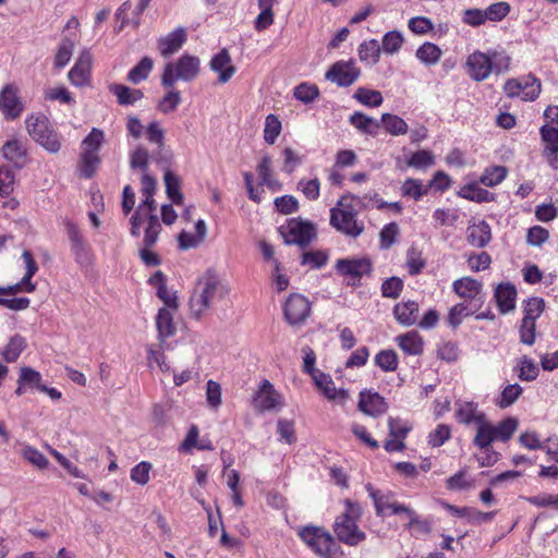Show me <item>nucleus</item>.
<instances>
[{"label": "nucleus", "instance_id": "c03bdc74", "mask_svg": "<svg viewBox=\"0 0 558 558\" xmlns=\"http://www.w3.org/2000/svg\"><path fill=\"white\" fill-rule=\"evenodd\" d=\"M459 195L465 199L474 201L477 203L493 201V194L485 189L478 187L475 184H469L463 186Z\"/></svg>", "mask_w": 558, "mask_h": 558}, {"label": "nucleus", "instance_id": "20e7f679", "mask_svg": "<svg viewBox=\"0 0 558 558\" xmlns=\"http://www.w3.org/2000/svg\"><path fill=\"white\" fill-rule=\"evenodd\" d=\"M510 58L497 51H475L466 59L468 73L475 82L486 80L492 73L500 74L509 69Z\"/></svg>", "mask_w": 558, "mask_h": 558}, {"label": "nucleus", "instance_id": "09e8293b", "mask_svg": "<svg viewBox=\"0 0 558 558\" xmlns=\"http://www.w3.org/2000/svg\"><path fill=\"white\" fill-rule=\"evenodd\" d=\"M153 464L148 461H141L130 471V478L137 485L145 486L150 480Z\"/></svg>", "mask_w": 558, "mask_h": 558}, {"label": "nucleus", "instance_id": "a19ab883", "mask_svg": "<svg viewBox=\"0 0 558 558\" xmlns=\"http://www.w3.org/2000/svg\"><path fill=\"white\" fill-rule=\"evenodd\" d=\"M353 98L356 99L362 105L367 106V107H379L384 101V98H383V95L380 92L369 89L366 87H359L355 90Z\"/></svg>", "mask_w": 558, "mask_h": 558}, {"label": "nucleus", "instance_id": "aec40b11", "mask_svg": "<svg viewBox=\"0 0 558 558\" xmlns=\"http://www.w3.org/2000/svg\"><path fill=\"white\" fill-rule=\"evenodd\" d=\"M539 133L542 141L546 144L544 156L554 169H558V129L545 124Z\"/></svg>", "mask_w": 558, "mask_h": 558}, {"label": "nucleus", "instance_id": "5fc2aeb1", "mask_svg": "<svg viewBox=\"0 0 558 558\" xmlns=\"http://www.w3.org/2000/svg\"><path fill=\"white\" fill-rule=\"evenodd\" d=\"M475 308L470 307L466 303H459L452 306L448 314V324L452 328H457L466 316L472 315Z\"/></svg>", "mask_w": 558, "mask_h": 558}, {"label": "nucleus", "instance_id": "423d86ee", "mask_svg": "<svg viewBox=\"0 0 558 558\" xmlns=\"http://www.w3.org/2000/svg\"><path fill=\"white\" fill-rule=\"evenodd\" d=\"M349 199H356L355 196H342L337 206L330 209V225L339 232L356 238L364 231V226L356 220L357 213Z\"/></svg>", "mask_w": 558, "mask_h": 558}, {"label": "nucleus", "instance_id": "69168bd1", "mask_svg": "<svg viewBox=\"0 0 558 558\" xmlns=\"http://www.w3.org/2000/svg\"><path fill=\"white\" fill-rule=\"evenodd\" d=\"M507 175V169L502 166H495L486 169L481 178V182L486 186H495L499 184Z\"/></svg>", "mask_w": 558, "mask_h": 558}, {"label": "nucleus", "instance_id": "8fccbe9b", "mask_svg": "<svg viewBox=\"0 0 558 558\" xmlns=\"http://www.w3.org/2000/svg\"><path fill=\"white\" fill-rule=\"evenodd\" d=\"M161 223L157 215H150L147 219V227L145 229V235L143 239V245L146 247H153L161 232Z\"/></svg>", "mask_w": 558, "mask_h": 558}, {"label": "nucleus", "instance_id": "393cba45", "mask_svg": "<svg viewBox=\"0 0 558 558\" xmlns=\"http://www.w3.org/2000/svg\"><path fill=\"white\" fill-rule=\"evenodd\" d=\"M393 315L400 324L411 326L417 320L418 304L414 301L398 303L393 307Z\"/></svg>", "mask_w": 558, "mask_h": 558}, {"label": "nucleus", "instance_id": "dca6fc26", "mask_svg": "<svg viewBox=\"0 0 558 558\" xmlns=\"http://www.w3.org/2000/svg\"><path fill=\"white\" fill-rule=\"evenodd\" d=\"M92 64L93 56L89 50L84 49L68 74L70 83L76 87L89 85Z\"/></svg>", "mask_w": 558, "mask_h": 558}, {"label": "nucleus", "instance_id": "603ef678", "mask_svg": "<svg viewBox=\"0 0 558 558\" xmlns=\"http://www.w3.org/2000/svg\"><path fill=\"white\" fill-rule=\"evenodd\" d=\"M105 141V133L102 130L93 128L90 133L83 141V153L98 154Z\"/></svg>", "mask_w": 558, "mask_h": 558}, {"label": "nucleus", "instance_id": "1a4fd4ad", "mask_svg": "<svg viewBox=\"0 0 558 558\" xmlns=\"http://www.w3.org/2000/svg\"><path fill=\"white\" fill-rule=\"evenodd\" d=\"M287 245L295 244L304 248L316 238V229L312 222L302 219H291L287 226L279 229Z\"/></svg>", "mask_w": 558, "mask_h": 558}, {"label": "nucleus", "instance_id": "052dcab7", "mask_svg": "<svg viewBox=\"0 0 558 558\" xmlns=\"http://www.w3.org/2000/svg\"><path fill=\"white\" fill-rule=\"evenodd\" d=\"M426 266V262L422 258V254L414 247H411L407 253V267L409 274L411 276H415L420 274L424 267Z\"/></svg>", "mask_w": 558, "mask_h": 558}, {"label": "nucleus", "instance_id": "f03ea898", "mask_svg": "<svg viewBox=\"0 0 558 558\" xmlns=\"http://www.w3.org/2000/svg\"><path fill=\"white\" fill-rule=\"evenodd\" d=\"M344 511L336 517L332 530L336 538L348 546L356 547L366 539V533L357 522L363 514L359 502L344 499Z\"/></svg>", "mask_w": 558, "mask_h": 558}, {"label": "nucleus", "instance_id": "4c0bfd02", "mask_svg": "<svg viewBox=\"0 0 558 558\" xmlns=\"http://www.w3.org/2000/svg\"><path fill=\"white\" fill-rule=\"evenodd\" d=\"M146 136L147 140L156 144L158 146V151L156 154V161L159 163L162 161L161 151L165 146V132L160 124L157 121H153L146 128Z\"/></svg>", "mask_w": 558, "mask_h": 558}, {"label": "nucleus", "instance_id": "c756f323", "mask_svg": "<svg viewBox=\"0 0 558 558\" xmlns=\"http://www.w3.org/2000/svg\"><path fill=\"white\" fill-rule=\"evenodd\" d=\"M312 379L317 389L329 400H335L341 393L336 389L331 376L322 371L315 372Z\"/></svg>", "mask_w": 558, "mask_h": 558}, {"label": "nucleus", "instance_id": "bb28decb", "mask_svg": "<svg viewBox=\"0 0 558 558\" xmlns=\"http://www.w3.org/2000/svg\"><path fill=\"white\" fill-rule=\"evenodd\" d=\"M2 154L7 160L13 162L17 168L25 165L26 148L17 140L8 141L2 147Z\"/></svg>", "mask_w": 558, "mask_h": 558}, {"label": "nucleus", "instance_id": "39448f33", "mask_svg": "<svg viewBox=\"0 0 558 558\" xmlns=\"http://www.w3.org/2000/svg\"><path fill=\"white\" fill-rule=\"evenodd\" d=\"M298 536L319 558H335L340 548L336 538L323 526H301Z\"/></svg>", "mask_w": 558, "mask_h": 558}, {"label": "nucleus", "instance_id": "a878e982", "mask_svg": "<svg viewBox=\"0 0 558 558\" xmlns=\"http://www.w3.org/2000/svg\"><path fill=\"white\" fill-rule=\"evenodd\" d=\"M404 515L408 518V523L405 527L413 535H426L432 532L433 522L430 519L421 518L412 508L408 507V511L404 512Z\"/></svg>", "mask_w": 558, "mask_h": 558}, {"label": "nucleus", "instance_id": "de8ad7c7", "mask_svg": "<svg viewBox=\"0 0 558 558\" xmlns=\"http://www.w3.org/2000/svg\"><path fill=\"white\" fill-rule=\"evenodd\" d=\"M281 130L282 125L279 118L272 113L268 114L265 120L264 141L269 145L275 144Z\"/></svg>", "mask_w": 558, "mask_h": 558}, {"label": "nucleus", "instance_id": "f257e3e1", "mask_svg": "<svg viewBox=\"0 0 558 558\" xmlns=\"http://www.w3.org/2000/svg\"><path fill=\"white\" fill-rule=\"evenodd\" d=\"M454 418L461 425L474 424L476 426V433L472 440L475 447H486L494 441L507 442L518 427L517 420L512 417H507L494 425L474 401L456 402Z\"/></svg>", "mask_w": 558, "mask_h": 558}, {"label": "nucleus", "instance_id": "bf43d9fd", "mask_svg": "<svg viewBox=\"0 0 558 558\" xmlns=\"http://www.w3.org/2000/svg\"><path fill=\"white\" fill-rule=\"evenodd\" d=\"M22 457L40 470H45L49 465L48 459L38 449L32 446H25L23 448Z\"/></svg>", "mask_w": 558, "mask_h": 558}, {"label": "nucleus", "instance_id": "7c9ffc66", "mask_svg": "<svg viewBox=\"0 0 558 558\" xmlns=\"http://www.w3.org/2000/svg\"><path fill=\"white\" fill-rule=\"evenodd\" d=\"M171 308L162 307L159 310L156 317V325L160 338H166L174 335L173 313Z\"/></svg>", "mask_w": 558, "mask_h": 558}, {"label": "nucleus", "instance_id": "ea45409f", "mask_svg": "<svg viewBox=\"0 0 558 558\" xmlns=\"http://www.w3.org/2000/svg\"><path fill=\"white\" fill-rule=\"evenodd\" d=\"M257 172L260 178V184L267 185L272 190L280 186L279 181L272 175L270 156L266 155L262 158L257 166Z\"/></svg>", "mask_w": 558, "mask_h": 558}, {"label": "nucleus", "instance_id": "ddd939ff", "mask_svg": "<svg viewBox=\"0 0 558 558\" xmlns=\"http://www.w3.org/2000/svg\"><path fill=\"white\" fill-rule=\"evenodd\" d=\"M361 75V70L355 65L354 60L337 61L326 72V80L340 87H349L354 84Z\"/></svg>", "mask_w": 558, "mask_h": 558}, {"label": "nucleus", "instance_id": "f704fd0d", "mask_svg": "<svg viewBox=\"0 0 558 558\" xmlns=\"http://www.w3.org/2000/svg\"><path fill=\"white\" fill-rule=\"evenodd\" d=\"M165 185H166V193L168 197L177 205H181L183 203L184 196L181 189V181L180 179L172 173L171 171H166L163 177Z\"/></svg>", "mask_w": 558, "mask_h": 558}, {"label": "nucleus", "instance_id": "5701e85b", "mask_svg": "<svg viewBox=\"0 0 558 558\" xmlns=\"http://www.w3.org/2000/svg\"><path fill=\"white\" fill-rule=\"evenodd\" d=\"M468 243L474 247H484L492 240L490 227L485 221H480L469 226L468 228Z\"/></svg>", "mask_w": 558, "mask_h": 558}, {"label": "nucleus", "instance_id": "9d476101", "mask_svg": "<svg viewBox=\"0 0 558 558\" xmlns=\"http://www.w3.org/2000/svg\"><path fill=\"white\" fill-rule=\"evenodd\" d=\"M365 489L374 502L377 517L399 515L408 511L409 506L399 504L393 492L377 489L371 483L365 485Z\"/></svg>", "mask_w": 558, "mask_h": 558}, {"label": "nucleus", "instance_id": "b1692460", "mask_svg": "<svg viewBox=\"0 0 558 558\" xmlns=\"http://www.w3.org/2000/svg\"><path fill=\"white\" fill-rule=\"evenodd\" d=\"M495 298L501 313L510 312L515 306L517 290L511 283H500L495 290Z\"/></svg>", "mask_w": 558, "mask_h": 558}, {"label": "nucleus", "instance_id": "4468645a", "mask_svg": "<svg viewBox=\"0 0 558 558\" xmlns=\"http://www.w3.org/2000/svg\"><path fill=\"white\" fill-rule=\"evenodd\" d=\"M283 314L289 325L300 326L311 314V303L301 294H291L284 303Z\"/></svg>", "mask_w": 558, "mask_h": 558}, {"label": "nucleus", "instance_id": "e433bc0d", "mask_svg": "<svg viewBox=\"0 0 558 558\" xmlns=\"http://www.w3.org/2000/svg\"><path fill=\"white\" fill-rule=\"evenodd\" d=\"M100 161L98 154L82 153L78 163L80 175L85 179L93 178L100 165Z\"/></svg>", "mask_w": 558, "mask_h": 558}, {"label": "nucleus", "instance_id": "e2e57ef3", "mask_svg": "<svg viewBox=\"0 0 558 558\" xmlns=\"http://www.w3.org/2000/svg\"><path fill=\"white\" fill-rule=\"evenodd\" d=\"M403 290V281L399 277H390L381 283V294L384 298L397 299Z\"/></svg>", "mask_w": 558, "mask_h": 558}, {"label": "nucleus", "instance_id": "49530a36", "mask_svg": "<svg viewBox=\"0 0 558 558\" xmlns=\"http://www.w3.org/2000/svg\"><path fill=\"white\" fill-rule=\"evenodd\" d=\"M73 49L74 41L68 37L63 38L54 54L53 63L56 69H62L69 63Z\"/></svg>", "mask_w": 558, "mask_h": 558}, {"label": "nucleus", "instance_id": "13d9d810", "mask_svg": "<svg viewBox=\"0 0 558 558\" xmlns=\"http://www.w3.org/2000/svg\"><path fill=\"white\" fill-rule=\"evenodd\" d=\"M545 310V302L542 298H531L526 301L524 306V317L523 319L530 322H536V319L542 315Z\"/></svg>", "mask_w": 558, "mask_h": 558}, {"label": "nucleus", "instance_id": "473e14b6", "mask_svg": "<svg viewBox=\"0 0 558 558\" xmlns=\"http://www.w3.org/2000/svg\"><path fill=\"white\" fill-rule=\"evenodd\" d=\"M380 57V46L378 40L371 39L364 41L359 47V58L362 62L374 65L378 62Z\"/></svg>", "mask_w": 558, "mask_h": 558}, {"label": "nucleus", "instance_id": "a211bd4d", "mask_svg": "<svg viewBox=\"0 0 558 558\" xmlns=\"http://www.w3.org/2000/svg\"><path fill=\"white\" fill-rule=\"evenodd\" d=\"M209 68L213 72L218 73L219 84L228 83L236 72V68L232 64V59L227 48H222L211 58Z\"/></svg>", "mask_w": 558, "mask_h": 558}, {"label": "nucleus", "instance_id": "3c124183", "mask_svg": "<svg viewBox=\"0 0 558 558\" xmlns=\"http://www.w3.org/2000/svg\"><path fill=\"white\" fill-rule=\"evenodd\" d=\"M279 441L292 445L296 441L295 423L293 420L280 418L277 422Z\"/></svg>", "mask_w": 558, "mask_h": 558}, {"label": "nucleus", "instance_id": "4be33fe9", "mask_svg": "<svg viewBox=\"0 0 558 558\" xmlns=\"http://www.w3.org/2000/svg\"><path fill=\"white\" fill-rule=\"evenodd\" d=\"M444 506L450 513L459 518H466L470 523L480 524L490 521L495 515V512H483L472 507L460 508L450 504H445Z\"/></svg>", "mask_w": 558, "mask_h": 558}, {"label": "nucleus", "instance_id": "cd10ccee", "mask_svg": "<svg viewBox=\"0 0 558 558\" xmlns=\"http://www.w3.org/2000/svg\"><path fill=\"white\" fill-rule=\"evenodd\" d=\"M454 292L464 299H475L482 290V283L471 277H464L453 282Z\"/></svg>", "mask_w": 558, "mask_h": 558}, {"label": "nucleus", "instance_id": "2eb2a0df", "mask_svg": "<svg viewBox=\"0 0 558 558\" xmlns=\"http://www.w3.org/2000/svg\"><path fill=\"white\" fill-rule=\"evenodd\" d=\"M17 94L19 89L13 84L4 85L0 92V110L7 120L17 119L24 110Z\"/></svg>", "mask_w": 558, "mask_h": 558}, {"label": "nucleus", "instance_id": "338daca9", "mask_svg": "<svg viewBox=\"0 0 558 558\" xmlns=\"http://www.w3.org/2000/svg\"><path fill=\"white\" fill-rule=\"evenodd\" d=\"M401 192L403 196L418 199L427 193V187H424L420 180L407 179L401 186Z\"/></svg>", "mask_w": 558, "mask_h": 558}, {"label": "nucleus", "instance_id": "37998d69", "mask_svg": "<svg viewBox=\"0 0 558 558\" xmlns=\"http://www.w3.org/2000/svg\"><path fill=\"white\" fill-rule=\"evenodd\" d=\"M522 391L523 389L519 384L507 385L500 392L496 404L500 409H506L512 405L519 399V397L522 395Z\"/></svg>", "mask_w": 558, "mask_h": 558}, {"label": "nucleus", "instance_id": "2f4dec72", "mask_svg": "<svg viewBox=\"0 0 558 558\" xmlns=\"http://www.w3.org/2000/svg\"><path fill=\"white\" fill-rule=\"evenodd\" d=\"M381 123L384 124L386 132L392 136L404 135L409 131L408 123L396 114L383 113Z\"/></svg>", "mask_w": 558, "mask_h": 558}, {"label": "nucleus", "instance_id": "680f3d73", "mask_svg": "<svg viewBox=\"0 0 558 558\" xmlns=\"http://www.w3.org/2000/svg\"><path fill=\"white\" fill-rule=\"evenodd\" d=\"M318 95V87L314 84L302 83L294 88V97L304 104L314 101Z\"/></svg>", "mask_w": 558, "mask_h": 558}, {"label": "nucleus", "instance_id": "6e6d98bb", "mask_svg": "<svg viewBox=\"0 0 558 558\" xmlns=\"http://www.w3.org/2000/svg\"><path fill=\"white\" fill-rule=\"evenodd\" d=\"M435 162V157L429 150H418L407 160L408 167L415 169H426L433 166Z\"/></svg>", "mask_w": 558, "mask_h": 558}, {"label": "nucleus", "instance_id": "864d4df0", "mask_svg": "<svg viewBox=\"0 0 558 558\" xmlns=\"http://www.w3.org/2000/svg\"><path fill=\"white\" fill-rule=\"evenodd\" d=\"M472 486L473 481L469 478L466 469H461L446 480V488L448 490H462Z\"/></svg>", "mask_w": 558, "mask_h": 558}, {"label": "nucleus", "instance_id": "f3484780", "mask_svg": "<svg viewBox=\"0 0 558 558\" xmlns=\"http://www.w3.org/2000/svg\"><path fill=\"white\" fill-rule=\"evenodd\" d=\"M336 269L343 276L361 279L363 276L371 275L373 264L367 257L338 259Z\"/></svg>", "mask_w": 558, "mask_h": 558}, {"label": "nucleus", "instance_id": "79ce46f5", "mask_svg": "<svg viewBox=\"0 0 558 558\" xmlns=\"http://www.w3.org/2000/svg\"><path fill=\"white\" fill-rule=\"evenodd\" d=\"M153 60L144 57L128 74V80L133 84H138L146 80L153 69Z\"/></svg>", "mask_w": 558, "mask_h": 558}, {"label": "nucleus", "instance_id": "774afa93", "mask_svg": "<svg viewBox=\"0 0 558 558\" xmlns=\"http://www.w3.org/2000/svg\"><path fill=\"white\" fill-rule=\"evenodd\" d=\"M375 363L385 372L395 371L398 366V357L395 351H378Z\"/></svg>", "mask_w": 558, "mask_h": 558}, {"label": "nucleus", "instance_id": "9b49d317", "mask_svg": "<svg viewBox=\"0 0 558 558\" xmlns=\"http://www.w3.org/2000/svg\"><path fill=\"white\" fill-rule=\"evenodd\" d=\"M252 404L258 412L279 410L283 405V397L268 379H264L253 395Z\"/></svg>", "mask_w": 558, "mask_h": 558}, {"label": "nucleus", "instance_id": "7ed1b4c3", "mask_svg": "<svg viewBox=\"0 0 558 558\" xmlns=\"http://www.w3.org/2000/svg\"><path fill=\"white\" fill-rule=\"evenodd\" d=\"M229 288L216 276L208 274L202 278L190 298L191 315L198 319L209 308L213 301L223 299Z\"/></svg>", "mask_w": 558, "mask_h": 558}, {"label": "nucleus", "instance_id": "6ab92c4d", "mask_svg": "<svg viewBox=\"0 0 558 558\" xmlns=\"http://www.w3.org/2000/svg\"><path fill=\"white\" fill-rule=\"evenodd\" d=\"M186 39V31L184 27L180 26L158 39V50L163 58H169L182 48Z\"/></svg>", "mask_w": 558, "mask_h": 558}, {"label": "nucleus", "instance_id": "58836bf2", "mask_svg": "<svg viewBox=\"0 0 558 558\" xmlns=\"http://www.w3.org/2000/svg\"><path fill=\"white\" fill-rule=\"evenodd\" d=\"M520 80V97L524 100H534L541 93V82L533 75Z\"/></svg>", "mask_w": 558, "mask_h": 558}, {"label": "nucleus", "instance_id": "72a5a7b5", "mask_svg": "<svg viewBox=\"0 0 558 558\" xmlns=\"http://www.w3.org/2000/svg\"><path fill=\"white\" fill-rule=\"evenodd\" d=\"M441 49L429 41L424 43L415 52L416 58L426 65L436 64L441 57Z\"/></svg>", "mask_w": 558, "mask_h": 558}, {"label": "nucleus", "instance_id": "412c9836", "mask_svg": "<svg viewBox=\"0 0 558 558\" xmlns=\"http://www.w3.org/2000/svg\"><path fill=\"white\" fill-rule=\"evenodd\" d=\"M359 408L362 412L371 416H378L387 411V403L384 397L377 392H361Z\"/></svg>", "mask_w": 558, "mask_h": 558}, {"label": "nucleus", "instance_id": "4d7b16f0", "mask_svg": "<svg viewBox=\"0 0 558 558\" xmlns=\"http://www.w3.org/2000/svg\"><path fill=\"white\" fill-rule=\"evenodd\" d=\"M17 384L25 385L27 388H37L40 390V387H43L41 375L39 372L31 367H22Z\"/></svg>", "mask_w": 558, "mask_h": 558}, {"label": "nucleus", "instance_id": "f8f14e48", "mask_svg": "<svg viewBox=\"0 0 558 558\" xmlns=\"http://www.w3.org/2000/svg\"><path fill=\"white\" fill-rule=\"evenodd\" d=\"M413 426L409 421L400 417L388 418L389 438L384 442L387 452H401L405 449V438Z\"/></svg>", "mask_w": 558, "mask_h": 558}, {"label": "nucleus", "instance_id": "0e129e2a", "mask_svg": "<svg viewBox=\"0 0 558 558\" xmlns=\"http://www.w3.org/2000/svg\"><path fill=\"white\" fill-rule=\"evenodd\" d=\"M404 39L400 32L390 31L383 38V50L386 53H396L402 47Z\"/></svg>", "mask_w": 558, "mask_h": 558}, {"label": "nucleus", "instance_id": "6e6552de", "mask_svg": "<svg viewBox=\"0 0 558 558\" xmlns=\"http://www.w3.org/2000/svg\"><path fill=\"white\" fill-rule=\"evenodd\" d=\"M26 129L29 136L49 153L56 154L60 150L59 136L46 116L41 113L29 116L26 119Z\"/></svg>", "mask_w": 558, "mask_h": 558}, {"label": "nucleus", "instance_id": "0eeeda50", "mask_svg": "<svg viewBox=\"0 0 558 558\" xmlns=\"http://www.w3.org/2000/svg\"><path fill=\"white\" fill-rule=\"evenodd\" d=\"M199 59L187 53L181 56L177 62L167 63L161 75L162 86L167 88L173 87L179 80L184 82L193 81L199 74Z\"/></svg>", "mask_w": 558, "mask_h": 558}, {"label": "nucleus", "instance_id": "a18cd8bd", "mask_svg": "<svg viewBox=\"0 0 558 558\" xmlns=\"http://www.w3.org/2000/svg\"><path fill=\"white\" fill-rule=\"evenodd\" d=\"M451 438V427L448 424H438L427 436V444L432 448L441 447Z\"/></svg>", "mask_w": 558, "mask_h": 558}, {"label": "nucleus", "instance_id": "c85d7f7f", "mask_svg": "<svg viewBox=\"0 0 558 558\" xmlns=\"http://www.w3.org/2000/svg\"><path fill=\"white\" fill-rule=\"evenodd\" d=\"M109 90L117 97L119 105L122 106L133 105L143 98V93L140 89H132L122 84H111Z\"/></svg>", "mask_w": 558, "mask_h": 558}, {"label": "nucleus", "instance_id": "c9c22d12", "mask_svg": "<svg viewBox=\"0 0 558 558\" xmlns=\"http://www.w3.org/2000/svg\"><path fill=\"white\" fill-rule=\"evenodd\" d=\"M349 121L355 129H357L362 133L371 135L375 134V130L379 129L380 126L378 121L360 111L354 112L350 117Z\"/></svg>", "mask_w": 558, "mask_h": 558}]
</instances>
